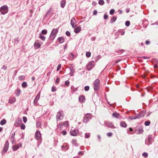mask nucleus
Returning <instances> with one entry per match:
<instances>
[{
    "mask_svg": "<svg viewBox=\"0 0 158 158\" xmlns=\"http://www.w3.org/2000/svg\"><path fill=\"white\" fill-rule=\"evenodd\" d=\"M56 90V87H55L54 86H53L52 87L51 90L52 92H54Z\"/></svg>",
    "mask_w": 158,
    "mask_h": 158,
    "instance_id": "de8ad7c7",
    "label": "nucleus"
},
{
    "mask_svg": "<svg viewBox=\"0 0 158 158\" xmlns=\"http://www.w3.org/2000/svg\"><path fill=\"white\" fill-rule=\"evenodd\" d=\"M76 21L75 19L73 18L71 19V20L70 23L73 28H74L76 27Z\"/></svg>",
    "mask_w": 158,
    "mask_h": 158,
    "instance_id": "ddd939ff",
    "label": "nucleus"
},
{
    "mask_svg": "<svg viewBox=\"0 0 158 158\" xmlns=\"http://www.w3.org/2000/svg\"><path fill=\"white\" fill-rule=\"evenodd\" d=\"M40 96H39L38 95L36 96L34 101V104H36Z\"/></svg>",
    "mask_w": 158,
    "mask_h": 158,
    "instance_id": "4be33fe9",
    "label": "nucleus"
},
{
    "mask_svg": "<svg viewBox=\"0 0 158 158\" xmlns=\"http://www.w3.org/2000/svg\"><path fill=\"white\" fill-rule=\"evenodd\" d=\"M70 83V82L68 80H67L65 81V85L68 86L69 85Z\"/></svg>",
    "mask_w": 158,
    "mask_h": 158,
    "instance_id": "603ef678",
    "label": "nucleus"
},
{
    "mask_svg": "<svg viewBox=\"0 0 158 158\" xmlns=\"http://www.w3.org/2000/svg\"><path fill=\"white\" fill-rule=\"evenodd\" d=\"M22 86L23 88H26L27 86V83L26 82L24 81L22 83Z\"/></svg>",
    "mask_w": 158,
    "mask_h": 158,
    "instance_id": "cd10ccee",
    "label": "nucleus"
},
{
    "mask_svg": "<svg viewBox=\"0 0 158 158\" xmlns=\"http://www.w3.org/2000/svg\"><path fill=\"white\" fill-rule=\"evenodd\" d=\"M81 28L80 27H77L74 29V31L75 33L77 34L81 31Z\"/></svg>",
    "mask_w": 158,
    "mask_h": 158,
    "instance_id": "dca6fc26",
    "label": "nucleus"
},
{
    "mask_svg": "<svg viewBox=\"0 0 158 158\" xmlns=\"http://www.w3.org/2000/svg\"><path fill=\"white\" fill-rule=\"evenodd\" d=\"M108 17V15L105 13L104 15L103 18L104 19H107Z\"/></svg>",
    "mask_w": 158,
    "mask_h": 158,
    "instance_id": "49530a36",
    "label": "nucleus"
},
{
    "mask_svg": "<svg viewBox=\"0 0 158 158\" xmlns=\"http://www.w3.org/2000/svg\"><path fill=\"white\" fill-rule=\"evenodd\" d=\"M101 56L100 55H99L97 56H96L95 58V60L96 61H97L98 60L99 58H101Z\"/></svg>",
    "mask_w": 158,
    "mask_h": 158,
    "instance_id": "79ce46f5",
    "label": "nucleus"
},
{
    "mask_svg": "<svg viewBox=\"0 0 158 158\" xmlns=\"http://www.w3.org/2000/svg\"><path fill=\"white\" fill-rule=\"evenodd\" d=\"M2 69H4V70H6L7 69V67L6 66L4 65L2 67Z\"/></svg>",
    "mask_w": 158,
    "mask_h": 158,
    "instance_id": "338daca9",
    "label": "nucleus"
},
{
    "mask_svg": "<svg viewBox=\"0 0 158 158\" xmlns=\"http://www.w3.org/2000/svg\"><path fill=\"white\" fill-rule=\"evenodd\" d=\"M47 33V31L46 29H44L42 31L40 34L41 35H46Z\"/></svg>",
    "mask_w": 158,
    "mask_h": 158,
    "instance_id": "a878e982",
    "label": "nucleus"
},
{
    "mask_svg": "<svg viewBox=\"0 0 158 158\" xmlns=\"http://www.w3.org/2000/svg\"><path fill=\"white\" fill-rule=\"evenodd\" d=\"M21 123V120H18V121H16V123H15V125L16 127H18L20 124Z\"/></svg>",
    "mask_w": 158,
    "mask_h": 158,
    "instance_id": "2f4dec72",
    "label": "nucleus"
},
{
    "mask_svg": "<svg viewBox=\"0 0 158 158\" xmlns=\"http://www.w3.org/2000/svg\"><path fill=\"white\" fill-rule=\"evenodd\" d=\"M95 63L93 60L89 62L86 66V69L88 70H91L94 67Z\"/></svg>",
    "mask_w": 158,
    "mask_h": 158,
    "instance_id": "7ed1b4c3",
    "label": "nucleus"
},
{
    "mask_svg": "<svg viewBox=\"0 0 158 158\" xmlns=\"http://www.w3.org/2000/svg\"><path fill=\"white\" fill-rule=\"evenodd\" d=\"M97 11L96 10H94L93 12V15H96L97 14Z\"/></svg>",
    "mask_w": 158,
    "mask_h": 158,
    "instance_id": "4d7b16f0",
    "label": "nucleus"
},
{
    "mask_svg": "<svg viewBox=\"0 0 158 158\" xmlns=\"http://www.w3.org/2000/svg\"><path fill=\"white\" fill-rule=\"evenodd\" d=\"M112 115L113 117L118 118L119 117V114L118 113L114 112L113 113Z\"/></svg>",
    "mask_w": 158,
    "mask_h": 158,
    "instance_id": "c756f323",
    "label": "nucleus"
},
{
    "mask_svg": "<svg viewBox=\"0 0 158 158\" xmlns=\"http://www.w3.org/2000/svg\"><path fill=\"white\" fill-rule=\"evenodd\" d=\"M84 90L86 91H88L89 89V86L88 85L85 86L84 88Z\"/></svg>",
    "mask_w": 158,
    "mask_h": 158,
    "instance_id": "f704fd0d",
    "label": "nucleus"
},
{
    "mask_svg": "<svg viewBox=\"0 0 158 158\" xmlns=\"http://www.w3.org/2000/svg\"><path fill=\"white\" fill-rule=\"evenodd\" d=\"M39 38L43 41H44L45 40L46 37L45 36L43 35H42L40 34Z\"/></svg>",
    "mask_w": 158,
    "mask_h": 158,
    "instance_id": "7c9ffc66",
    "label": "nucleus"
},
{
    "mask_svg": "<svg viewBox=\"0 0 158 158\" xmlns=\"http://www.w3.org/2000/svg\"><path fill=\"white\" fill-rule=\"evenodd\" d=\"M107 135L109 137H111L112 135V133L111 132H109L107 133Z\"/></svg>",
    "mask_w": 158,
    "mask_h": 158,
    "instance_id": "69168bd1",
    "label": "nucleus"
},
{
    "mask_svg": "<svg viewBox=\"0 0 158 158\" xmlns=\"http://www.w3.org/2000/svg\"><path fill=\"white\" fill-rule=\"evenodd\" d=\"M65 34L68 36H70L71 35L70 32L69 31H66L65 32Z\"/></svg>",
    "mask_w": 158,
    "mask_h": 158,
    "instance_id": "6e6d98bb",
    "label": "nucleus"
},
{
    "mask_svg": "<svg viewBox=\"0 0 158 158\" xmlns=\"http://www.w3.org/2000/svg\"><path fill=\"white\" fill-rule=\"evenodd\" d=\"M151 123V122L150 121H146L144 123V125L145 126H149Z\"/></svg>",
    "mask_w": 158,
    "mask_h": 158,
    "instance_id": "72a5a7b5",
    "label": "nucleus"
},
{
    "mask_svg": "<svg viewBox=\"0 0 158 158\" xmlns=\"http://www.w3.org/2000/svg\"><path fill=\"white\" fill-rule=\"evenodd\" d=\"M74 56V55L73 54V53H70L69 55V57L70 58H73Z\"/></svg>",
    "mask_w": 158,
    "mask_h": 158,
    "instance_id": "13d9d810",
    "label": "nucleus"
},
{
    "mask_svg": "<svg viewBox=\"0 0 158 158\" xmlns=\"http://www.w3.org/2000/svg\"><path fill=\"white\" fill-rule=\"evenodd\" d=\"M91 53L90 52H86V56L87 57H89L91 56Z\"/></svg>",
    "mask_w": 158,
    "mask_h": 158,
    "instance_id": "e433bc0d",
    "label": "nucleus"
},
{
    "mask_svg": "<svg viewBox=\"0 0 158 158\" xmlns=\"http://www.w3.org/2000/svg\"><path fill=\"white\" fill-rule=\"evenodd\" d=\"M114 9H111L110 11V14L111 15H113L114 14Z\"/></svg>",
    "mask_w": 158,
    "mask_h": 158,
    "instance_id": "c03bdc74",
    "label": "nucleus"
},
{
    "mask_svg": "<svg viewBox=\"0 0 158 158\" xmlns=\"http://www.w3.org/2000/svg\"><path fill=\"white\" fill-rule=\"evenodd\" d=\"M150 41L148 40H146V41H145V44H147V45H148V44H150Z\"/></svg>",
    "mask_w": 158,
    "mask_h": 158,
    "instance_id": "774afa93",
    "label": "nucleus"
},
{
    "mask_svg": "<svg viewBox=\"0 0 158 158\" xmlns=\"http://www.w3.org/2000/svg\"><path fill=\"white\" fill-rule=\"evenodd\" d=\"M120 126L124 128H126L127 127V125L124 122H121L120 123Z\"/></svg>",
    "mask_w": 158,
    "mask_h": 158,
    "instance_id": "b1692460",
    "label": "nucleus"
},
{
    "mask_svg": "<svg viewBox=\"0 0 158 158\" xmlns=\"http://www.w3.org/2000/svg\"><path fill=\"white\" fill-rule=\"evenodd\" d=\"M90 135V133H86L85 134V138H89V137Z\"/></svg>",
    "mask_w": 158,
    "mask_h": 158,
    "instance_id": "a18cd8bd",
    "label": "nucleus"
},
{
    "mask_svg": "<svg viewBox=\"0 0 158 158\" xmlns=\"http://www.w3.org/2000/svg\"><path fill=\"white\" fill-rule=\"evenodd\" d=\"M9 146V143L8 140H6L5 142V144L4 145L3 150L2 151V153H5L7 151Z\"/></svg>",
    "mask_w": 158,
    "mask_h": 158,
    "instance_id": "0eeeda50",
    "label": "nucleus"
},
{
    "mask_svg": "<svg viewBox=\"0 0 158 158\" xmlns=\"http://www.w3.org/2000/svg\"><path fill=\"white\" fill-rule=\"evenodd\" d=\"M58 31V29H53L51 31L48 40L52 41L56 37Z\"/></svg>",
    "mask_w": 158,
    "mask_h": 158,
    "instance_id": "f257e3e1",
    "label": "nucleus"
},
{
    "mask_svg": "<svg viewBox=\"0 0 158 158\" xmlns=\"http://www.w3.org/2000/svg\"><path fill=\"white\" fill-rule=\"evenodd\" d=\"M6 120L5 119H2L0 122V124L2 125H3L6 123Z\"/></svg>",
    "mask_w": 158,
    "mask_h": 158,
    "instance_id": "c85d7f7f",
    "label": "nucleus"
},
{
    "mask_svg": "<svg viewBox=\"0 0 158 158\" xmlns=\"http://www.w3.org/2000/svg\"><path fill=\"white\" fill-rule=\"evenodd\" d=\"M117 18V17L115 16H113L112 18H111V19L110 21V23H113L116 21Z\"/></svg>",
    "mask_w": 158,
    "mask_h": 158,
    "instance_id": "5701e85b",
    "label": "nucleus"
},
{
    "mask_svg": "<svg viewBox=\"0 0 158 158\" xmlns=\"http://www.w3.org/2000/svg\"><path fill=\"white\" fill-rule=\"evenodd\" d=\"M25 78V76L23 75H22L19 76V80H23Z\"/></svg>",
    "mask_w": 158,
    "mask_h": 158,
    "instance_id": "c9c22d12",
    "label": "nucleus"
},
{
    "mask_svg": "<svg viewBox=\"0 0 158 158\" xmlns=\"http://www.w3.org/2000/svg\"><path fill=\"white\" fill-rule=\"evenodd\" d=\"M142 112H143V111H142V112L139 113V114H140V116L141 118L143 117L145 114V112H143V113H142Z\"/></svg>",
    "mask_w": 158,
    "mask_h": 158,
    "instance_id": "4c0bfd02",
    "label": "nucleus"
},
{
    "mask_svg": "<svg viewBox=\"0 0 158 158\" xmlns=\"http://www.w3.org/2000/svg\"><path fill=\"white\" fill-rule=\"evenodd\" d=\"M20 128H21V129L22 130L25 129V125L23 123L20 126Z\"/></svg>",
    "mask_w": 158,
    "mask_h": 158,
    "instance_id": "37998d69",
    "label": "nucleus"
},
{
    "mask_svg": "<svg viewBox=\"0 0 158 158\" xmlns=\"http://www.w3.org/2000/svg\"><path fill=\"white\" fill-rule=\"evenodd\" d=\"M15 133L12 134L10 137V140L12 144L15 143Z\"/></svg>",
    "mask_w": 158,
    "mask_h": 158,
    "instance_id": "2eb2a0df",
    "label": "nucleus"
},
{
    "mask_svg": "<svg viewBox=\"0 0 158 158\" xmlns=\"http://www.w3.org/2000/svg\"><path fill=\"white\" fill-rule=\"evenodd\" d=\"M62 124L63 125H64L66 127H68L69 126L68 122V121H65L64 123H62Z\"/></svg>",
    "mask_w": 158,
    "mask_h": 158,
    "instance_id": "a19ab883",
    "label": "nucleus"
},
{
    "mask_svg": "<svg viewBox=\"0 0 158 158\" xmlns=\"http://www.w3.org/2000/svg\"><path fill=\"white\" fill-rule=\"evenodd\" d=\"M153 141V140L152 138V135L150 134L149 135L148 137V143H147L146 142V140L145 141V143L148 145H149L152 143Z\"/></svg>",
    "mask_w": 158,
    "mask_h": 158,
    "instance_id": "1a4fd4ad",
    "label": "nucleus"
},
{
    "mask_svg": "<svg viewBox=\"0 0 158 158\" xmlns=\"http://www.w3.org/2000/svg\"><path fill=\"white\" fill-rule=\"evenodd\" d=\"M104 124L105 126L108 128L112 129L115 128L112 123L106 121V122L104 123Z\"/></svg>",
    "mask_w": 158,
    "mask_h": 158,
    "instance_id": "9d476101",
    "label": "nucleus"
},
{
    "mask_svg": "<svg viewBox=\"0 0 158 158\" xmlns=\"http://www.w3.org/2000/svg\"><path fill=\"white\" fill-rule=\"evenodd\" d=\"M23 120L24 123H26L27 120V118L26 117L23 116Z\"/></svg>",
    "mask_w": 158,
    "mask_h": 158,
    "instance_id": "3c124183",
    "label": "nucleus"
},
{
    "mask_svg": "<svg viewBox=\"0 0 158 158\" xmlns=\"http://www.w3.org/2000/svg\"><path fill=\"white\" fill-rule=\"evenodd\" d=\"M35 139L37 140H40L41 139L40 132L38 130H37L35 133Z\"/></svg>",
    "mask_w": 158,
    "mask_h": 158,
    "instance_id": "9b49d317",
    "label": "nucleus"
},
{
    "mask_svg": "<svg viewBox=\"0 0 158 158\" xmlns=\"http://www.w3.org/2000/svg\"><path fill=\"white\" fill-rule=\"evenodd\" d=\"M61 64H58V65L57 67V69H56L57 71H58L61 68Z\"/></svg>",
    "mask_w": 158,
    "mask_h": 158,
    "instance_id": "864d4df0",
    "label": "nucleus"
},
{
    "mask_svg": "<svg viewBox=\"0 0 158 158\" xmlns=\"http://www.w3.org/2000/svg\"><path fill=\"white\" fill-rule=\"evenodd\" d=\"M100 81L99 79H96L93 83L94 88L95 90H98L99 89Z\"/></svg>",
    "mask_w": 158,
    "mask_h": 158,
    "instance_id": "20e7f679",
    "label": "nucleus"
},
{
    "mask_svg": "<svg viewBox=\"0 0 158 158\" xmlns=\"http://www.w3.org/2000/svg\"><path fill=\"white\" fill-rule=\"evenodd\" d=\"M60 79L59 78H57L56 79L55 81V82L56 84H58L59 83L60 81Z\"/></svg>",
    "mask_w": 158,
    "mask_h": 158,
    "instance_id": "052dcab7",
    "label": "nucleus"
},
{
    "mask_svg": "<svg viewBox=\"0 0 158 158\" xmlns=\"http://www.w3.org/2000/svg\"><path fill=\"white\" fill-rule=\"evenodd\" d=\"M36 127H40V123L39 122H37L36 123Z\"/></svg>",
    "mask_w": 158,
    "mask_h": 158,
    "instance_id": "e2e57ef3",
    "label": "nucleus"
},
{
    "mask_svg": "<svg viewBox=\"0 0 158 158\" xmlns=\"http://www.w3.org/2000/svg\"><path fill=\"white\" fill-rule=\"evenodd\" d=\"M71 88L72 90V93H73L75 91L77 90V87L75 88L74 86L73 85H72L71 87Z\"/></svg>",
    "mask_w": 158,
    "mask_h": 158,
    "instance_id": "412c9836",
    "label": "nucleus"
},
{
    "mask_svg": "<svg viewBox=\"0 0 158 158\" xmlns=\"http://www.w3.org/2000/svg\"><path fill=\"white\" fill-rule=\"evenodd\" d=\"M128 118L131 120L136 119V118H135V117H134V116H129Z\"/></svg>",
    "mask_w": 158,
    "mask_h": 158,
    "instance_id": "5fc2aeb1",
    "label": "nucleus"
},
{
    "mask_svg": "<svg viewBox=\"0 0 158 158\" xmlns=\"http://www.w3.org/2000/svg\"><path fill=\"white\" fill-rule=\"evenodd\" d=\"M57 40H58L60 44L62 43L64 41V40L63 37L61 36L59 37L58 39Z\"/></svg>",
    "mask_w": 158,
    "mask_h": 158,
    "instance_id": "6ab92c4d",
    "label": "nucleus"
},
{
    "mask_svg": "<svg viewBox=\"0 0 158 158\" xmlns=\"http://www.w3.org/2000/svg\"><path fill=\"white\" fill-rule=\"evenodd\" d=\"M65 3L66 2L65 1H64L63 0H62L60 2V5L61 7L63 8H64L65 5Z\"/></svg>",
    "mask_w": 158,
    "mask_h": 158,
    "instance_id": "393cba45",
    "label": "nucleus"
},
{
    "mask_svg": "<svg viewBox=\"0 0 158 158\" xmlns=\"http://www.w3.org/2000/svg\"><path fill=\"white\" fill-rule=\"evenodd\" d=\"M91 118V114L89 113L87 114L84 117L83 122L84 123H87Z\"/></svg>",
    "mask_w": 158,
    "mask_h": 158,
    "instance_id": "423d86ee",
    "label": "nucleus"
},
{
    "mask_svg": "<svg viewBox=\"0 0 158 158\" xmlns=\"http://www.w3.org/2000/svg\"><path fill=\"white\" fill-rule=\"evenodd\" d=\"M64 117V112L62 110L59 111L56 115V120L57 121L62 120Z\"/></svg>",
    "mask_w": 158,
    "mask_h": 158,
    "instance_id": "f03ea898",
    "label": "nucleus"
},
{
    "mask_svg": "<svg viewBox=\"0 0 158 158\" xmlns=\"http://www.w3.org/2000/svg\"><path fill=\"white\" fill-rule=\"evenodd\" d=\"M141 58H143V59H149L150 58V57H148V56H142L141 57Z\"/></svg>",
    "mask_w": 158,
    "mask_h": 158,
    "instance_id": "09e8293b",
    "label": "nucleus"
},
{
    "mask_svg": "<svg viewBox=\"0 0 158 158\" xmlns=\"http://www.w3.org/2000/svg\"><path fill=\"white\" fill-rule=\"evenodd\" d=\"M79 101L81 102H84L85 100V97L83 95L80 96L78 98Z\"/></svg>",
    "mask_w": 158,
    "mask_h": 158,
    "instance_id": "4468645a",
    "label": "nucleus"
},
{
    "mask_svg": "<svg viewBox=\"0 0 158 158\" xmlns=\"http://www.w3.org/2000/svg\"><path fill=\"white\" fill-rule=\"evenodd\" d=\"M79 131L77 130H74L70 131V135L73 136H76L78 133Z\"/></svg>",
    "mask_w": 158,
    "mask_h": 158,
    "instance_id": "f8f14e48",
    "label": "nucleus"
},
{
    "mask_svg": "<svg viewBox=\"0 0 158 158\" xmlns=\"http://www.w3.org/2000/svg\"><path fill=\"white\" fill-rule=\"evenodd\" d=\"M34 47L35 48H40L41 45L40 44L37 42H35L34 43Z\"/></svg>",
    "mask_w": 158,
    "mask_h": 158,
    "instance_id": "a211bd4d",
    "label": "nucleus"
},
{
    "mask_svg": "<svg viewBox=\"0 0 158 158\" xmlns=\"http://www.w3.org/2000/svg\"><path fill=\"white\" fill-rule=\"evenodd\" d=\"M62 134L64 135H65L67 134L66 131L64 130H63L62 132Z\"/></svg>",
    "mask_w": 158,
    "mask_h": 158,
    "instance_id": "0e129e2a",
    "label": "nucleus"
},
{
    "mask_svg": "<svg viewBox=\"0 0 158 158\" xmlns=\"http://www.w3.org/2000/svg\"><path fill=\"white\" fill-rule=\"evenodd\" d=\"M68 68L70 70V72L69 73V75L71 76H72L73 73L75 72V69L72 67H68Z\"/></svg>",
    "mask_w": 158,
    "mask_h": 158,
    "instance_id": "aec40b11",
    "label": "nucleus"
},
{
    "mask_svg": "<svg viewBox=\"0 0 158 158\" xmlns=\"http://www.w3.org/2000/svg\"><path fill=\"white\" fill-rule=\"evenodd\" d=\"M19 148V147L17 145H15L12 147V149L13 151H16Z\"/></svg>",
    "mask_w": 158,
    "mask_h": 158,
    "instance_id": "bb28decb",
    "label": "nucleus"
},
{
    "mask_svg": "<svg viewBox=\"0 0 158 158\" xmlns=\"http://www.w3.org/2000/svg\"><path fill=\"white\" fill-rule=\"evenodd\" d=\"M135 133L138 134H141L143 131V129L139 126L137 127L135 130Z\"/></svg>",
    "mask_w": 158,
    "mask_h": 158,
    "instance_id": "6e6552de",
    "label": "nucleus"
},
{
    "mask_svg": "<svg viewBox=\"0 0 158 158\" xmlns=\"http://www.w3.org/2000/svg\"><path fill=\"white\" fill-rule=\"evenodd\" d=\"M76 142H77L76 140L73 139L72 140V143L73 144H74L75 146H76L77 145V143H76Z\"/></svg>",
    "mask_w": 158,
    "mask_h": 158,
    "instance_id": "ea45409f",
    "label": "nucleus"
},
{
    "mask_svg": "<svg viewBox=\"0 0 158 158\" xmlns=\"http://www.w3.org/2000/svg\"><path fill=\"white\" fill-rule=\"evenodd\" d=\"M105 3V2L103 0H99L98 1V4L101 6L103 5Z\"/></svg>",
    "mask_w": 158,
    "mask_h": 158,
    "instance_id": "473e14b6",
    "label": "nucleus"
},
{
    "mask_svg": "<svg viewBox=\"0 0 158 158\" xmlns=\"http://www.w3.org/2000/svg\"><path fill=\"white\" fill-rule=\"evenodd\" d=\"M130 24V22L129 21H127L125 23V25L127 27H128Z\"/></svg>",
    "mask_w": 158,
    "mask_h": 158,
    "instance_id": "58836bf2",
    "label": "nucleus"
},
{
    "mask_svg": "<svg viewBox=\"0 0 158 158\" xmlns=\"http://www.w3.org/2000/svg\"><path fill=\"white\" fill-rule=\"evenodd\" d=\"M84 152L83 151H79L78 153V154L79 155H84Z\"/></svg>",
    "mask_w": 158,
    "mask_h": 158,
    "instance_id": "680f3d73",
    "label": "nucleus"
},
{
    "mask_svg": "<svg viewBox=\"0 0 158 158\" xmlns=\"http://www.w3.org/2000/svg\"><path fill=\"white\" fill-rule=\"evenodd\" d=\"M8 8L7 6L4 5L0 8V11L2 15H4L8 12Z\"/></svg>",
    "mask_w": 158,
    "mask_h": 158,
    "instance_id": "39448f33",
    "label": "nucleus"
},
{
    "mask_svg": "<svg viewBox=\"0 0 158 158\" xmlns=\"http://www.w3.org/2000/svg\"><path fill=\"white\" fill-rule=\"evenodd\" d=\"M142 156L144 157H147L148 156V154L146 152H144L143 153Z\"/></svg>",
    "mask_w": 158,
    "mask_h": 158,
    "instance_id": "8fccbe9b",
    "label": "nucleus"
},
{
    "mask_svg": "<svg viewBox=\"0 0 158 158\" xmlns=\"http://www.w3.org/2000/svg\"><path fill=\"white\" fill-rule=\"evenodd\" d=\"M141 118L140 116V114H138L135 117V118L136 119H139V118Z\"/></svg>",
    "mask_w": 158,
    "mask_h": 158,
    "instance_id": "bf43d9fd",
    "label": "nucleus"
},
{
    "mask_svg": "<svg viewBox=\"0 0 158 158\" xmlns=\"http://www.w3.org/2000/svg\"><path fill=\"white\" fill-rule=\"evenodd\" d=\"M15 93L17 97H18L19 96L21 93V90L19 88H17Z\"/></svg>",
    "mask_w": 158,
    "mask_h": 158,
    "instance_id": "f3484780",
    "label": "nucleus"
}]
</instances>
